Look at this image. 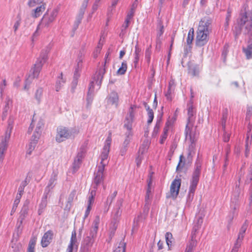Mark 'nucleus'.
Returning a JSON list of instances; mask_svg holds the SVG:
<instances>
[{
    "instance_id": "64",
    "label": "nucleus",
    "mask_w": 252,
    "mask_h": 252,
    "mask_svg": "<svg viewBox=\"0 0 252 252\" xmlns=\"http://www.w3.org/2000/svg\"><path fill=\"white\" fill-rule=\"evenodd\" d=\"M123 203V199L122 198L118 199L117 201V202H116L115 207L116 208L121 209V207L122 206Z\"/></svg>"
},
{
    "instance_id": "8",
    "label": "nucleus",
    "mask_w": 252,
    "mask_h": 252,
    "mask_svg": "<svg viewBox=\"0 0 252 252\" xmlns=\"http://www.w3.org/2000/svg\"><path fill=\"white\" fill-rule=\"evenodd\" d=\"M8 125L5 135L2 138L0 143V162H2L4 158V153L6 151L8 143L10 137L11 130L13 128V120L10 118L8 120Z\"/></svg>"
},
{
    "instance_id": "7",
    "label": "nucleus",
    "mask_w": 252,
    "mask_h": 252,
    "mask_svg": "<svg viewBox=\"0 0 252 252\" xmlns=\"http://www.w3.org/2000/svg\"><path fill=\"white\" fill-rule=\"evenodd\" d=\"M78 133L79 130L76 128H68L64 126H59L57 129L56 140L61 143L67 139L74 137Z\"/></svg>"
},
{
    "instance_id": "26",
    "label": "nucleus",
    "mask_w": 252,
    "mask_h": 252,
    "mask_svg": "<svg viewBox=\"0 0 252 252\" xmlns=\"http://www.w3.org/2000/svg\"><path fill=\"white\" fill-rule=\"evenodd\" d=\"M142 55L141 53V48L138 46V45H136L135 46V50L134 53V60H133V63L135 67H136L139 61V58L140 56Z\"/></svg>"
},
{
    "instance_id": "19",
    "label": "nucleus",
    "mask_w": 252,
    "mask_h": 252,
    "mask_svg": "<svg viewBox=\"0 0 252 252\" xmlns=\"http://www.w3.org/2000/svg\"><path fill=\"white\" fill-rule=\"evenodd\" d=\"M94 240L92 238L89 236L86 237L81 244L80 250L85 252H90Z\"/></svg>"
},
{
    "instance_id": "47",
    "label": "nucleus",
    "mask_w": 252,
    "mask_h": 252,
    "mask_svg": "<svg viewBox=\"0 0 252 252\" xmlns=\"http://www.w3.org/2000/svg\"><path fill=\"white\" fill-rule=\"evenodd\" d=\"M44 0H29L28 5L30 7L35 6L37 4H42L43 3Z\"/></svg>"
},
{
    "instance_id": "57",
    "label": "nucleus",
    "mask_w": 252,
    "mask_h": 252,
    "mask_svg": "<svg viewBox=\"0 0 252 252\" xmlns=\"http://www.w3.org/2000/svg\"><path fill=\"white\" fill-rule=\"evenodd\" d=\"M151 51L150 48H147L145 51V59L148 63H150L151 60Z\"/></svg>"
},
{
    "instance_id": "59",
    "label": "nucleus",
    "mask_w": 252,
    "mask_h": 252,
    "mask_svg": "<svg viewBox=\"0 0 252 252\" xmlns=\"http://www.w3.org/2000/svg\"><path fill=\"white\" fill-rule=\"evenodd\" d=\"M130 20V19L126 17L124 24L122 26V31L124 30H126L128 27Z\"/></svg>"
},
{
    "instance_id": "40",
    "label": "nucleus",
    "mask_w": 252,
    "mask_h": 252,
    "mask_svg": "<svg viewBox=\"0 0 252 252\" xmlns=\"http://www.w3.org/2000/svg\"><path fill=\"white\" fill-rule=\"evenodd\" d=\"M189 72L193 76L198 75L199 73L198 67L196 65L189 66Z\"/></svg>"
},
{
    "instance_id": "2",
    "label": "nucleus",
    "mask_w": 252,
    "mask_h": 252,
    "mask_svg": "<svg viewBox=\"0 0 252 252\" xmlns=\"http://www.w3.org/2000/svg\"><path fill=\"white\" fill-rule=\"evenodd\" d=\"M49 52V49L46 48L43 50L37 59L35 63L30 71V74L25 81V85L24 86L25 90H28V87L34 78L38 77L40 72L42 68L43 65L46 62L48 58V53Z\"/></svg>"
},
{
    "instance_id": "5",
    "label": "nucleus",
    "mask_w": 252,
    "mask_h": 252,
    "mask_svg": "<svg viewBox=\"0 0 252 252\" xmlns=\"http://www.w3.org/2000/svg\"><path fill=\"white\" fill-rule=\"evenodd\" d=\"M59 13L58 8L53 9L51 12L48 10L44 14L37 26L36 31L33 33V36L36 37L38 35V32L47 30L51 23L55 20Z\"/></svg>"
},
{
    "instance_id": "41",
    "label": "nucleus",
    "mask_w": 252,
    "mask_h": 252,
    "mask_svg": "<svg viewBox=\"0 0 252 252\" xmlns=\"http://www.w3.org/2000/svg\"><path fill=\"white\" fill-rule=\"evenodd\" d=\"M117 194V191H115L113 193H112L111 194L109 195V196H108L105 203L106 205H108V207L111 204L113 199L115 198Z\"/></svg>"
},
{
    "instance_id": "18",
    "label": "nucleus",
    "mask_w": 252,
    "mask_h": 252,
    "mask_svg": "<svg viewBox=\"0 0 252 252\" xmlns=\"http://www.w3.org/2000/svg\"><path fill=\"white\" fill-rule=\"evenodd\" d=\"M108 104L115 105L117 107L119 103V95L115 91L111 92L106 98Z\"/></svg>"
},
{
    "instance_id": "31",
    "label": "nucleus",
    "mask_w": 252,
    "mask_h": 252,
    "mask_svg": "<svg viewBox=\"0 0 252 252\" xmlns=\"http://www.w3.org/2000/svg\"><path fill=\"white\" fill-rule=\"evenodd\" d=\"M85 13L84 11H81L79 10L78 14L77 15L76 17V20L74 22V26H73V30H76L79 24L81 23V21L83 18L84 14Z\"/></svg>"
},
{
    "instance_id": "33",
    "label": "nucleus",
    "mask_w": 252,
    "mask_h": 252,
    "mask_svg": "<svg viewBox=\"0 0 252 252\" xmlns=\"http://www.w3.org/2000/svg\"><path fill=\"white\" fill-rule=\"evenodd\" d=\"M100 221V219L99 216H96L94 220L93 223V230H91V234H92V237L94 236L97 232L98 225Z\"/></svg>"
},
{
    "instance_id": "15",
    "label": "nucleus",
    "mask_w": 252,
    "mask_h": 252,
    "mask_svg": "<svg viewBox=\"0 0 252 252\" xmlns=\"http://www.w3.org/2000/svg\"><path fill=\"white\" fill-rule=\"evenodd\" d=\"M58 172L57 171H53L51 175V177L49 179L48 184L47 186L46 187L44 190V193H45L46 194H48L50 195V193L52 189H53V188L55 187L58 179Z\"/></svg>"
},
{
    "instance_id": "6",
    "label": "nucleus",
    "mask_w": 252,
    "mask_h": 252,
    "mask_svg": "<svg viewBox=\"0 0 252 252\" xmlns=\"http://www.w3.org/2000/svg\"><path fill=\"white\" fill-rule=\"evenodd\" d=\"M195 113L196 112L193 106L188 105L187 124L186 126L185 134L186 139H189L192 144L195 141L194 138L191 134V128L195 120Z\"/></svg>"
},
{
    "instance_id": "27",
    "label": "nucleus",
    "mask_w": 252,
    "mask_h": 252,
    "mask_svg": "<svg viewBox=\"0 0 252 252\" xmlns=\"http://www.w3.org/2000/svg\"><path fill=\"white\" fill-rule=\"evenodd\" d=\"M43 126L44 123L43 120L40 119V120H39L36 125L35 129L33 132L32 136H33L34 137L35 136L37 138H40Z\"/></svg>"
},
{
    "instance_id": "50",
    "label": "nucleus",
    "mask_w": 252,
    "mask_h": 252,
    "mask_svg": "<svg viewBox=\"0 0 252 252\" xmlns=\"http://www.w3.org/2000/svg\"><path fill=\"white\" fill-rule=\"evenodd\" d=\"M43 93V90L42 88H38L36 90L35 94V98L37 100L38 102L39 103L40 99Z\"/></svg>"
},
{
    "instance_id": "42",
    "label": "nucleus",
    "mask_w": 252,
    "mask_h": 252,
    "mask_svg": "<svg viewBox=\"0 0 252 252\" xmlns=\"http://www.w3.org/2000/svg\"><path fill=\"white\" fill-rule=\"evenodd\" d=\"M126 244L124 241H121L119 246L114 251V252H125Z\"/></svg>"
},
{
    "instance_id": "32",
    "label": "nucleus",
    "mask_w": 252,
    "mask_h": 252,
    "mask_svg": "<svg viewBox=\"0 0 252 252\" xmlns=\"http://www.w3.org/2000/svg\"><path fill=\"white\" fill-rule=\"evenodd\" d=\"M246 59L250 60L252 58V44L248 45L246 47L243 48Z\"/></svg>"
},
{
    "instance_id": "3",
    "label": "nucleus",
    "mask_w": 252,
    "mask_h": 252,
    "mask_svg": "<svg viewBox=\"0 0 252 252\" xmlns=\"http://www.w3.org/2000/svg\"><path fill=\"white\" fill-rule=\"evenodd\" d=\"M201 166L202 161L198 157L194 164V170L190 181L189 190L187 196L188 202L191 201L193 198L195 191L199 182L201 174Z\"/></svg>"
},
{
    "instance_id": "14",
    "label": "nucleus",
    "mask_w": 252,
    "mask_h": 252,
    "mask_svg": "<svg viewBox=\"0 0 252 252\" xmlns=\"http://www.w3.org/2000/svg\"><path fill=\"white\" fill-rule=\"evenodd\" d=\"M79 243L77 240L76 232L74 230L71 233V236L69 244L67 247L66 252H77L78 248Z\"/></svg>"
},
{
    "instance_id": "60",
    "label": "nucleus",
    "mask_w": 252,
    "mask_h": 252,
    "mask_svg": "<svg viewBox=\"0 0 252 252\" xmlns=\"http://www.w3.org/2000/svg\"><path fill=\"white\" fill-rule=\"evenodd\" d=\"M223 140L225 142H227L229 140L230 138V134L225 131V130H223Z\"/></svg>"
},
{
    "instance_id": "23",
    "label": "nucleus",
    "mask_w": 252,
    "mask_h": 252,
    "mask_svg": "<svg viewBox=\"0 0 252 252\" xmlns=\"http://www.w3.org/2000/svg\"><path fill=\"white\" fill-rule=\"evenodd\" d=\"M66 79L63 77V73L61 72L58 76L56 82L55 88L57 92H59L65 83Z\"/></svg>"
},
{
    "instance_id": "63",
    "label": "nucleus",
    "mask_w": 252,
    "mask_h": 252,
    "mask_svg": "<svg viewBox=\"0 0 252 252\" xmlns=\"http://www.w3.org/2000/svg\"><path fill=\"white\" fill-rule=\"evenodd\" d=\"M194 220V223L198 225V226H201L202 223H203V218L202 217H198L196 218Z\"/></svg>"
},
{
    "instance_id": "17",
    "label": "nucleus",
    "mask_w": 252,
    "mask_h": 252,
    "mask_svg": "<svg viewBox=\"0 0 252 252\" xmlns=\"http://www.w3.org/2000/svg\"><path fill=\"white\" fill-rule=\"evenodd\" d=\"M53 232L51 230L47 231L44 234L41 241V244L42 247H47L50 244L53 238Z\"/></svg>"
},
{
    "instance_id": "52",
    "label": "nucleus",
    "mask_w": 252,
    "mask_h": 252,
    "mask_svg": "<svg viewBox=\"0 0 252 252\" xmlns=\"http://www.w3.org/2000/svg\"><path fill=\"white\" fill-rule=\"evenodd\" d=\"M147 114L148 116V119L147 121V123L148 124H151L154 118V113L152 109L147 111Z\"/></svg>"
},
{
    "instance_id": "54",
    "label": "nucleus",
    "mask_w": 252,
    "mask_h": 252,
    "mask_svg": "<svg viewBox=\"0 0 252 252\" xmlns=\"http://www.w3.org/2000/svg\"><path fill=\"white\" fill-rule=\"evenodd\" d=\"M252 116V107L250 106H247V111H246V120H249Z\"/></svg>"
},
{
    "instance_id": "4",
    "label": "nucleus",
    "mask_w": 252,
    "mask_h": 252,
    "mask_svg": "<svg viewBox=\"0 0 252 252\" xmlns=\"http://www.w3.org/2000/svg\"><path fill=\"white\" fill-rule=\"evenodd\" d=\"M105 73V71L104 68L101 67L98 71H96L94 75L92 80L89 85L87 97V107L90 106L93 100L94 85L95 84L97 86L98 89L100 88Z\"/></svg>"
},
{
    "instance_id": "11",
    "label": "nucleus",
    "mask_w": 252,
    "mask_h": 252,
    "mask_svg": "<svg viewBox=\"0 0 252 252\" xmlns=\"http://www.w3.org/2000/svg\"><path fill=\"white\" fill-rule=\"evenodd\" d=\"M136 108V106L134 105H131L129 109L128 113L126 117L124 122V127L128 130V131L126 133V135H127L129 132L131 133V130L132 129V123L134 117V109Z\"/></svg>"
},
{
    "instance_id": "56",
    "label": "nucleus",
    "mask_w": 252,
    "mask_h": 252,
    "mask_svg": "<svg viewBox=\"0 0 252 252\" xmlns=\"http://www.w3.org/2000/svg\"><path fill=\"white\" fill-rule=\"evenodd\" d=\"M21 23V20L20 18H18L15 22L13 26V30L15 33H16L17 31L18 30L19 27L20 26Z\"/></svg>"
},
{
    "instance_id": "9",
    "label": "nucleus",
    "mask_w": 252,
    "mask_h": 252,
    "mask_svg": "<svg viewBox=\"0 0 252 252\" xmlns=\"http://www.w3.org/2000/svg\"><path fill=\"white\" fill-rule=\"evenodd\" d=\"M111 143V138L109 137H107V138L105 140V144L103 147L102 152H101V154L100 155L101 165H99L98 166H103V169H104L105 166L107 164L108 162L107 159L108 157V154L110 151Z\"/></svg>"
},
{
    "instance_id": "49",
    "label": "nucleus",
    "mask_w": 252,
    "mask_h": 252,
    "mask_svg": "<svg viewBox=\"0 0 252 252\" xmlns=\"http://www.w3.org/2000/svg\"><path fill=\"white\" fill-rule=\"evenodd\" d=\"M243 240L237 239L234 246L232 249L231 252H238L239 248L241 247Z\"/></svg>"
},
{
    "instance_id": "46",
    "label": "nucleus",
    "mask_w": 252,
    "mask_h": 252,
    "mask_svg": "<svg viewBox=\"0 0 252 252\" xmlns=\"http://www.w3.org/2000/svg\"><path fill=\"white\" fill-rule=\"evenodd\" d=\"M157 27L158 29L157 35L160 37L164 32V27L161 20L158 21Z\"/></svg>"
},
{
    "instance_id": "22",
    "label": "nucleus",
    "mask_w": 252,
    "mask_h": 252,
    "mask_svg": "<svg viewBox=\"0 0 252 252\" xmlns=\"http://www.w3.org/2000/svg\"><path fill=\"white\" fill-rule=\"evenodd\" d=\"M39 139V138H37L36 137H34L32 135L30 141L28 145V154L31 155L32 152L34 150L35 147L36 146Z\"/></svg>"
},
{
    "instance_id": "20",
    "label": "nucleus",
    "mask_w": 252,
    "mask_h": 252,
    "mask_svg": "<svg viewBox=\"0 0 252 252\" xmlns=\"http://www.w3.org/2000/svg\"><path fill=\"white\" fill-rule=\"evenodd\" d=\"M131 136L132 133H130V132H129L127 135H126V138L124 141L120 150V154L122 156H124L127 151L128 146L131 140L130 136Z\"/></svg>"
},
{
    "instance_id": "53",
    "label": "nucleus",
    "mask_w": 252,
    "mask_h": 252,
    "mask_svg": "<svg viewBox=\"0 0 252 252\" xmlns=\"http://www.w3.org/2000/svg\"><path fill=\"white\" fill-rule=\"evenodd\" d=\"M122 214V210L120 208L115 207L114 209V219L117 220Z\"/></svg>"
},
{
    "instance_id": "24",
    "label": "nucleus",
    "mask_w": 252,
    "mask_h": 252,
    "mask_svg": "<svg viewBox=\"0 0 252 252\" xmlns=\"http://www.w3.org/2000/svg\"><path fill=\"white\" fill-rule=\"evenodd\" d=\"M45 3H42L32 10V15L33 18H37L40 16L45 10Z\"/></svg>"
},
{
    "instance_id": "48",
    "label": "nucleus",
    "mask_w": 252,
    "mask_h": 252,
    "mask_svg": "<svg viewBox=\"0 0 252 252\" xmlns=\"http://www.w3.org/2000/svg\"><path fill=\"white\" fill-rule=\"evenodd\" d=\"M243 240L237 239L234 246L232 249L231 252H238L239 248L241 247Z\"/></svg>"
},
{
    "instance_id": "45",
    "label": "nucleus",
    "mask_w": 252,
    "mask_h": 252,
    "mask_svg": "<svg viewBox=\"0 0 252 252\" xmlns=\"http://www.w3.org/2000/svg\"><path fill=\"white\" fill-rule=\"evenodd\" d=\"M196 243L195 241L191 240L189 244L187 246L185 252H193L194 248L196 246Z\"/></svg>"
},
{
    "instance_id": "28",
    "label": "nucleus",
    "mask_w": 252,
    "mask_h": 252,
    "mask_svg": "<svg viewBox=\"0 0 252 252\" xmlns=\"http://www.w3.org/2000/svg\"><path fill=\"white\" fill-rule=\"evenodd\" d=\"M50 195L49 194H46L45 193H44L42 197L41 203H40L39 205V209H38V214L41 215V214L43 212L44 209L46 207L47 205V199L48 196Z\"/></svg>"
},
{
    "instance_id": "1",
    "label": "nucleus",
    "mask_w": 252,
    "mask_h": 252,
    "mask_svg": "<svg viewBox=\"0 0 252 252\" xmlns=\"http://www.w3.org/2000/svg\"><path fill=\"white\" fill-rule=\"evenodd\" d=\"M238 24L243 33L251 38L252 36V5L249 6L247 3L244 4L240 14Z\"/></svg>"
},
{
    "instance_id": "13",
    "label": "nucleus",
    "mask_w": 252,
    "mask_h": 252,
    "mask_svg": "<svg viewBox=\"0 0 252 252\" xmlns=\"http://www.w3.org/2000/svg\"><path fill=\"white\" fill-rule=\"evenodd\" d=\"M212 23V18L208 16H205L200 21L197 29L202 30L204 32L206 31V32H209L211 31Z\"/></svg>"
},
{
    "instance_id": "55",
    "label": "nucleus",
    "mask_w": 252,
    "mask_h": 252,
    "mask_svg": "<svg viewBox=\"0 0 252 252\" xmlns=\"http://www.w3.org/2000/svg\"><path fill=\"white\" fill-rule=\"evenodd\" d=\"M6 86V82L5 79L2 80V82L0 84V97L2 98L3 96V92Z\"/></svg>"
},
{
    "instance_id": "21",
    "label": "nucleus",
    "mask_w": 252,
    "mask_h": 252,
    "mask_svg": "<svg viewBox=\"0 0 252 252\" xmlns=\"http://www.w3.org/2000/svg\"><path fill=\"white\" fill-rule=\"evenodd\" d=\"M175 89V84L173 81H170L168 83V89L166 92L165 93V96L166 99L169 101H171L172 99V95L174 93Z\"/></svg>"
},
{
    "instance_id": "58",
    "label": "nucleus",
    "mask_w": 252,
    "mask_h": 252,
    "mask_svg": "<svg viewBox=\"0 0 252 252\" xmlns=\"http://www.w3.org/2000/svg\"><path fill=\"white\" fill-rule=\"evenodd\" d=\"M78 81L76 79H73L71 84V91L72 93H74L75 90L77 86Z\"/></svg>"
},
{
    "instance_id": "62",
    "label": "nucleus",
    "mask_w": 252,
    "mask_h": 252,
    "mask_svg": "<svg viewBox=\"0 0 252 252\" xmlns=\"http://www.w3.org/2000/svg\"><path fill=\"white\" fill-rule=\"evenodd\" d=\"M88 1H89V0H84L80 8V10L85 12L86 9L88 5Z\"/></svg>"
},
{
    "instance_id": "51",
    "label": "nucleus",
    "mask_w": 252,
    "mask_h": 252,
    "mask_svg": "<svg viewBox=\"0 0 252 252\" xmlns=\"http://www.w3.org/2000/svg\"><path fill=\"white\" fill-rule=\"evenodd\" d=\"M151 196V187H148L147 191H146V194L145 196V203L146 204H149V199Z\"/></svg>"
},
{
    "instance_id": "29",
    "label": "nucleus",
    "mask_w": 252,
    "mask_h": 252,
    "mask_svg": "<svg viewBox=\"0 0 252 252\" xmlns=\"http://www.w3.org/2000/svg\"><path fill=\"white\" fill-rule=\"evenodd\" d=\"M171 125V123L169 121H168L166 123L165 126L163 129V133L162 134V135L160 136V139L159 140V142L160 144H163L164 143V142L165 141V140H166V139L167 138V132L168 131V127H169V126Z\"/></svg>"
},
{
    "instance_id": "36",
    "label": "nucleus",
    "mask_w": 252,
    "mask_h": 252,
    "mask_svg": "<svg viewBox=\"0 0 252 252\" xmlns=\"http://www.w3.org/2000/svg\"><path fill=\"white\" fill-rule=\"evenodd\" d=\"M126 69L127 63L126 61H124L122 62L121 66L117 70V73L119 75H123L126 73Z\"/></svg>"
},
{
    "instance_id": "34",
    "label": "nucleus",
    "mask_w": 252,
    "mask_h": 252,
    "mask_svg": "<svg viewBox=\"0 0 252 252\" xmlns=\"http://www.w3.org/2000/svg\"><path fill=\"white\" fill-rule=\"evenodd\" d=\"M148 149V141H144L143 144L140 146L139 151H138V155H142L147 152Z\"/></svg>"
},
{
    "instance_id": "35",
    "label": "nucleus",
    "mask_w": 252,
    "mask_h": 252,
    "mask_svg": "<svg viewBox=\"0 0 252 252\" xmlns=\"http://www.w3.org/2000/svg\"><path fill=\"white\" fill-rule=\"evenodd\" d=\"M165 240L167 244V245L168 246V249L169 250H171V248L172 246V239H173V236L171 233L170 232H166L165 234Z\"/></svg>"
},
{
    "instance_id": "61",
    "label": "nucleus",
    "mask_w": 252,
    "mask_h": 252,
    "mask_svg": "<svg viewBox=\"0 0 252 252\" xmlns=\"http://www.w3.org/2000/svg\"><path fill=\"white\" fill-rule=\"evenodd\" d=\"M81 69L78 68H75L74 72L73 79H76L78 81L79 77H80L79 71Z\"/></svg>"
},
{
    "instance_id": "10",
    "label": "nucleus",
    "mask_w": 252,
    "mask_h": 252,
    "mask_svg": "<svg viewBox=\"0 0 252 252\" xmlns=\"http://www.w3.org/2000/svg\"><path fill=\"white\" fill-rule=\"evenodd\" d=\"M209 32H204L202 30L197 29L195 39V45L197 47H202L205 45L209 39Z\"/></svg>"
},
{
    "instance_id": "39",
    "label": "nucleus",
    "mask_w": 252,
    "mask_h": 252,
    "mask_svg": "<svg viewBox=\"0 0 252 252\" xmlns=\"http://www.w3.org/2000/svg\"><path fill=\"white\" fill-rule=\"evenodd\" d=\"M227 118V109H225L223 111L222 117L221 121V124L222 128L223 130H224V129L225 128V124L226 122Z\"/></svg>"
},
{
    "instance_id": "37",
    "label": "nucleus",
    "mask_w": 252,
    "mask_h": 252,
    "mask_svg": "<svg viewBox=\"0 0 252 252\" xmlns=\"http://www.w3.org/2000/svg\"><path fill=\"white\" fill-rule=\"evenodd\" d=\"M12 103V100L8 97L6 98L5 105L3 108L2 113V117H5L7 115V111L9 108V105Z\"/></svg>"
},
{
    "instance_id": "30",
    "label": "nucleus",
    "mask_w": 252,
    "mask_h": 252,
    "mask_svg": "<svg viewBox=\"0 0 252 252\" xmlns=\"http://www.w3.org/2000/svg\"><path fill=\"white\" fill-rule=\"evenodd\" d=\"M194 39V30L193 28H191L189 29L188 34V37L187 38V44L189 46L188 48L189 50L190 51L191 49V44L192 41Z\"/></svg>"
},
{
    "instance_id": "25",
    "label": "nucleus",
    "mask_w": 252,
    "mask_h": 252,
    "mask_svg": "<svg viewBox=\"0 0 252 252\" xmlns=\"http://www.w3.org/2000/svg\"><path fill=\"white\" fill-rule=\"evenodd\" d=\"M84 156V153L83 152H81L78 153L77 156L74 160L73 163V168L74 170H77L82 162V158Z\"/></svg>"
},
{
    "instance_id": "43",
    "label": "nucleus",
    "mask_w": 252,
    "mask_h": 252,
    "mask_svg": "<svg viewBox=\"0 0 252 252\" xmlns=\"http://www.w3.org/2000/svg\"><path fill=\"white\" fill-rule=\"evenodd\" d=\"M160 125V120H158L157 121L156 124L154 127L153 131L152 132V136L156 137L158 133Z\"/></svg>"
},
{
    "instance_id": "16",
    "label": "nucleus",
    "mask_w": 252,
    "mask_h": 252,
    "mask_svg": "<svg viewBox=\"0 0 252 252\" xmlns=\"http://www.w3.org/2000/svg\"><path fill=\"white\" fill-rule=\"evenodd\" d=\"M181 184V180L180 179H175L172 182L170 186V193L173 198H176L178 195Z\"/></svg>"
},
{
    "instance_id": "38",
    "label": "nucleus",
    "mask_w": 252,
    "mask_h": 252,
    "mask_svg": "<svg viewBox=\"0 0 252 252\" xmlns=\"http://www.w3.org/2000/svg\"><path fill=\"white\" fill-rule=\"evenodd\" d=\"M96 194L95 189H92L89 192V195L88 197V204H93L94 202V197Z\"/></svg>"
},
{
    "instance_id": "44",
    "label": "nucleus",
    "mask_w": 252,
    "mask_h": 252,
    "mask_svg": "<svg viewBox=\"0 0 252 252\" xmlns=\"http://www.w3.org/2000/svg\"><path fill=\"white\" fill-rule=\"evenodd\" d=\"M234 217V211L232 213H230L226 218V220L227 221V228L228 230H229L231 227Z\"/></svg>"
},
{
    "instance_id": "12",
    "label": "nucleus",
    "mask_w": 252,
    "mask_h": 252,
    "mask_svg": "<svg viewBox=\"0 0 252 252\" xmlns=\"http://www.w3.org/2000/svg\"><path fill=\"white\" fill-rule=\"evenodd\" d=\"M104 169L103 166H98L97 170L94 173V179L93 188L94 189H96L97 187L99 186L103 181V172Z\"/></svg>"
}]
</instances>
